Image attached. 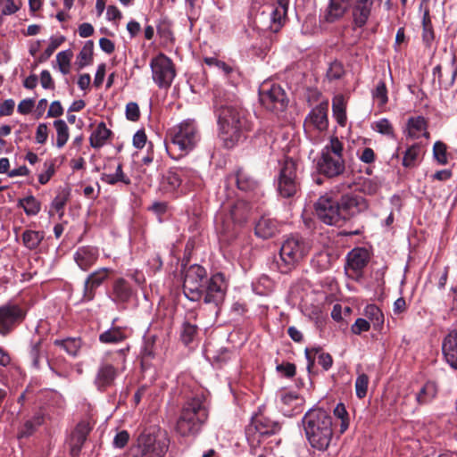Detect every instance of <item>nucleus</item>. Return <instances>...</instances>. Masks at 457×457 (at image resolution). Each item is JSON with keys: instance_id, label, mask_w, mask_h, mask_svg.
I'll return each mask as SVG.
<instances>
[{"instance_id": "nucleus-1", "label": "nucleus", "mask_w": 457, "mask_h": 457, "mask_svg": "<svg viewBox=\"0 0 457 457\" xmlns=\"http://www.w3.org/2000/svg\"><path fill=\"white\" fill-rule=\"evenodd\" d=\"M214 107L220 137L226 147L231 148L239 141L242 133L251 129L245 112L230 97H216Z\"/></svg>"}, {"instance_id": "nucleus-2", "label": "nucleus", "mask_w": 457, "mask_h": 457, "mask_svg": "<svg viewBox=\"0 0 457 457\" xmlns=\"http://www.w3.org/2000/svg\"><path fill=\"white\" fill-rule=\"evenodd\" d=\"M306 438L311 446L325 451L333 437L332 417L322 409L310 410L303 418Z\"/></svg>"}, {"instance_id": "nucleus-3", "label": "nucleus", "mask_w": 457, "mask_h": 457, "mask_svg": "<svg viewBox=\"0 0 457 457\" xmlns=\"http://www.w3.org/2000/svg\"><path fill=\"white\" fill-rule=\"evenodd\" d=\"M343 151V143L337 137H330L317 162L319 172L328 178L341 175L345 170Z\"/></svg>"}, {"instance_id": "nucleus-4", "label": "nucleus", "mask_w": 457, "mask_h": 457, "mask_svg": "<svg viewBox=\"0 0 457 457\" xmlns=\"http://www.w3.org/2000/svg\"><path fill=\"white\" fill-rule=\"evenodd\" d=\"M310 243L299 235L287 237L280 247V262H278L281 272L287 273L308 254Z\"/></svg>"}, {"instance_id": "nucleus-5", "label": "nucleus", "mask_w": 457, "mask_h": 457, "mask_svg": "<svg viewBox=\"0 0 457 457\" xmlns=\"http://www.w3.org/2000/svg\"><path fill=\"white\" fill-rule=\"evenodd\" d=\"M207 411L201 399L194 398L184 405L176 429L183 436L195 435L207 420Z\"/></svg>"}, {"instance_id": "nucleus-6", "label": "nucleus", "mask_w": 457, "mask_h": 457, "mask_svg": "<svg viewBox=\"0 0 457 457\" xmlns=\"http://www.w3.org/2000/svg\"><path fill=\"white\" fill-rule=\"evenodd\" d=\"M250 207L242 199L229 200L221 204V211L216 217L217 225L220 223L222 232L233 229L236 224L241 225L248 217Z\"/></svg>"}, {"instance_id": "nucleus-7", "label": "nucleus", "mask_w": 457, "mask_h": 457, "mask_svg": "<svg viewBox=\"0 0 457 457\" xmlns=\"http://www.w3.org/2000/svg\"><path fill=\"white\" fill-rule=\"evenodd\" d=\"M170 136L171 144L186 154L195 148L200 138L196 126L191 120L182 121L173 127Z\"/></svg>"}, {"instance_id": "nucleus-8", "label": "nucleus", "mask_w": 457, "mask_h": 457, "mask_svg": "<svg viewBox=\"0 0 457 457\" xmlns=\"http://www.w3.org/2000/svg\"><path fill=\"white\" fill-rule=\"evenodd\" d=\"M300 188L297 164L293 159H286L282 163L278 178V191L282 197L294 196Z\"/></svg>"}, {"instance_id": "nucleus-9", "label": "nucleus", "mask_w": 457, "mask_h": 457, "mask_svg": "<svg viewBox=\"0 0 457 457\" xmlns=\"http://www.w3.org/2000/svg\"><path fill=\"white\" fill-rule=\"evenodd\" d=\"M152 79L160 88H169L176 77V69L171 59L159 54L150 61Z\"/></svg>"}, {"instance_id": "nucleus-10", "label": "nucleus", "mask_w": 457, "mask_h": 457, "mask_svg": "<svg viewBox=\"0 0 457 457\" xmlns=\"http://www.w3.org/2000/svg\"><path fill=\"white\" fill-rule=\"evenodd\" d=\"M207 273L204 268L200 265H192L185 272L183 291L185 295L191 301H198L203 296V282Z\"/></svg>"}, {"instance_id": "nucleus-11", "label": "nucleus", "mask_w": 457, "mask_h": 457, "mask_svg": "<svg viewBox=\"0 0 457 457\" xmlns=\"http://www.w3.org/2000/svg\"><path fill=\"white\" fill-rule=\"evenodd\" d=\"M259 96L261 104L273 112L285 111L288 104L286 92L279 85H262Z\"/></svg>"}, {"instance_id": "nucleus-12", "label": "nucleus", "mask_w": 457, "mask_h": 457, "mask_svg": "<svg viewBox=\"0 0 457 457\" xmlns=\"http://www.w3.org/2000/svg\"><path fill=\"white\" fill-rule=\"evenodd\" d=\"M318 218L328 225H338L343 220L339 202L328 195H322L315 204Z\"/></svg>"}, {"instance_id": "nucleus-13", "label": "nucleus", "mask_w": 457, "mask_h": 457, "mask_svg": "<svg viewBox=\"0 0 457 457\" xmlns=\"http://www.w3.org/2000/svg\"><path fill=\"white\" fill-rule=\"evenodd\" d=\"M25 318V312L14 303H5L0 306V335L6 337L20 324Z\"/></svg>"}, {"instance_id": "nucleus-14", "label": "nucleus", "mask_w": 457, "mask_h": 457, "mask_svg": "<svg viewBox=\"0 0 457 457\" xmlns=\"http://www.w3.org/2000/svg\"><path fill=\"white\" fill-rule=\"evenodd\" d=\"M227 292V283L222 274L217 273L213 275L206 283V286H203V296L205 303L213 304L215 307H219L225 299Z\"/></svg>"}, {"instance_id": "nucleus-15", "label": "nucleus", "mask_w": 457, "mask_h": 457, "mask_svg": "<svg viewBox=\"0 0 457 457\" xmlns=\"http://www.w3.org/2000/svg\"><path fill=\"white\" fill-rule=\"evenodd\" d=\"M339 204L344 221L368 209L366 199L355 194H345L342 195Z\"/></svg>"}, {"instance_id": "nucleus-16", "label": "nucleus", "mask_w": 457, "mask_h": 457, "mask_svg": "<svg viewBox=\"0 0 457 457\" xmlns=\"http://www.w3.org/2000/svg\"><path fill=\"white\" fill-rule=\"evenodd\" d=\"M287 0H278L277 4L271 7L269 13H266L265 12H262L261 19L269 20L267 29L275 33L280 30L287 21Z\"/></svg>"}, {"instance_id": "nucleus-17", "label": "nucleus", "mask_w": 457, "mask_h": 457, "mask_svg": "<svg viewBox=\"0 0 457 457\" xmlns=\"http://www.w3.org/2000/svg\"><path fill=\"white\" fill-rule=\"evenodd\" d=\"M328 103H321L313 108L304 120L305 129L324 131L328 129Z\"/></svg>"}, {"instance_id": "nucleus-18", "label": "nucleus", "mask_w": 457, "mask_h": 457, "mask_svg": "<svg viewBox=\"0 0 457 457\" xmlns=\"http://www.w3.org/2000/svg\"><path fill=\"white\" fill-rule=\"evenodd\" d=\"M137 443L145 452L146 457H162L168 448L164 439L157 440L152 434H142Z\"/></svg>"}, {"instance_id": "nucleus-19", "label": "nucleus", "mask_w": 457, "mask_h": 457, "mask_svg": "<svg viewBox=\"0 0 457 457\" xmlns=\"http://www.w3.org/2000/svg\"><path fill=\"white\" fill-rule=\"evenodd\" d=\"M111 271V269L101 268L87 278L83 288V301L89 302L94 299L96 289L108 278Z\"/></svg>"}, {"instance_id": "nucleus-20", "label": "nucleus", "mask_w": 457, "mask_h": 457, "mask_svg": "<svg viewBox=\"0 0 457 457\" xmlns=\"http://www.w3.org/2000/svg\"><path fill=\"white\" fill-rule=\"evenodd\" d=\"M134 295L131 286L124 278L116 279L112 287L110 298L118 305L124 306Z\"/></svg>"}, {"instance_id": "nucleus-21", "label": "nucleus", "mask_w": 457, "mask_h": 457, "mask_svg": "<svg viewBox=\"0 0 457 457\" xmlns=\"http://www.w3.org/2000/svg\"><path fill=\"white\" fill-rule=\"evenodd\" d=\"M369 262L368 251L363 248L353 249L347 255L346 270L352 271L351 275H357Z\"/></svg>"}, {"instance_id": "nucleus-22", "label": "nucleus", "mask_w": 457, "mask_h": 457, "mask_svg": "<svg viewBox=\"0 0 457 457\" xmlns=\"http://www.w3.org/2000/svg\"><path fill=\"white\" fill-rule=\"evenodd\" d=\"M98 255V249L96 247L89 245L82 246L74 253V260L81 270H87L96 263Z\"/></svg>"}, {"instance_id": "nucleus-23", "label": "nucleus", "mask_w": 457, "mask_h": 457, "mask_svg": "<svg viewBox=\"0 0 457 457\" xmlns=\"http://www.w3.org/2000/svg\"><path fill=\"white\" fill-rule=\"evenodd\" d=\"M442 350L447 363L457 370V331L447 335L443 342Z\"/></svg>"}, {"instance_id": "nucleus-24", "label": "nucleus", "mask_w": 457, "mask_h": 457, "mask_svg": "<svg viewBox=\"0 0 457 457\" xmlns=\"http://www.w3.org/2000/svg\"><path fill=\"white\" fill-rule=\"evenodd\" d=\"M116 375V369L112 364L102 363L98 368L95 384L98 389H105L113 383Z\"/></svg>"}, {"instance_id": "nucleus-25", "label": "nucleus", "mask_w": 457, "mask_h": 457, "mask_svg": "<svg viewBox=\"0 0 457 457\" xmlns=\"http://www.w3.org/2000/svg\"><path fill=\"white\" fill-rule=\"evenodd\" d=\"M254 229L257 237L267 239L277 234L278 224L275 220L263 216L258 220Z\"/></svg>"}, {"instance_id": "nucleus-26", "label": "nucleus", "mask_w": 457, "mask_h": 457, "mask_svg": "<svg viewBox=\"0 0 457 457\" xmlns=\"http://www.w3.org/2000/svg\"><path fill=\"white\" fill-rule=\"evenodd\" d=\"M372 5L373 0H357L353 10V21L357 26L362 27L366 24L371 12Z\"/></svg>"}, {"instance_id": "nucleus-27", "label": "nucleus", "mask_w": 457, "mask_h": 457, "mask_svg": "<svg viewBox=\"0 0 457 457\" xmlns=\"http://www.w3.org/2000/svg\"><path fill=\"white\" fill-rule=\"evenodd\" d=\"M350 6V0H330L327 9L326 21L334 22L341 19Z\"/></svg>"}, {"instance_id": "nucleus-28", "label": "nucleus", "mask_w": 457, "mask_h": 457, "mask_svg": "<svg viewBox=\"0 0 457 457\" xmlns=\"http://www.w3.org/2000/svg\"><path fill=\"white\" fill-rule=\"evenodd\" d=\"M129 335V331L121 327H112L99 336L100 342L104 344H118L124 341Z\"/></svg>"}, {"instance_id": "nucleus-29", "label": "nucleus", "mask_w": 457, "mask_h": 457, "mask_svg": "<svg viewBox=\"0 0 457 457\" xmlns=\"http://www.w3.org/2000/svg\"><path fill=\"white\" fill-rule=\"evenodd\" d=\"M110 135L111 130L106 128L104 122H101L92 132L89 137L91 146L94 148H100L106 143Z\"/></svg>"}, {"instance_id": "nucleus-30", "label": "nucleus", "mask_w": 457, "mask_h": 457, "mask_svg": "<svg viewBox=\"0 0 457 457\" xmlns=\"http://www.w3.org/2000/svg\"><path fill=\"white\" fill-rule=\"evenodd\" d=\"M186 170L179 169L175 171H169L163 178L162 186L168 191L176 190L182 183V177L185 176Z\"/></svg>"}, {"instance_id": "nucleus-31", "label": "nucleus", "mask_w": 457, "mask_h": 457, "mask_svg": "<svg viewBox=\"0 0 457 457\" xmlns=\"http://www.w3.org/2000/svg\"><path fill=\"white\" fill-rule=\"evenodd\" d=\"M237 187L242 191L253 190L257 186V181L253 176L244 170H238L235 175Z\"/></svg>"}, {"instance_id": "nucleus-32", "label": "nucleus", "mask_w": 457, "mask_h": 457, "mask_svg": "<svg viewBox=\"0 0 457 457\" xmlns=\"http://www.w3.org/2000/svg\"><path fill=\"white\" fill-rule=\"evenodd\" d=\"M364 314L375 329H380L384 324V314L375 304H369L364 309Z\"/></svg>"}, {"instance_id": "nucleus-33", "label": "nucleus", "mask_w": 457, "mask_h": 457, "mask_svg": "<svg viewBox=\"0 0 457 457\" xmlns=\"http://www.w3.org/2000/svg\"><path fill=\"white\" fill-rule=\"evenodd\" d=\"M333 115L337 123L344 127L346 123L345 102L343 96L339 95L333 98Z\"/></svg>"}, {"instance_id": "nucleus-34", "label": "nucleus", "mask_w": 457, "mask_h": 457, "mask_svg": "<svg viewBox=\"0 0 457 457\" xmlns=\"http://www.w3.org/2000/svg\"><path fill=\"white\" fill-rule=\"evenodd\" d=\"M373 102L380 110H384L388 102L387 88L386 83L382 80L378 81L371 91Z\"/></svg>"}, {"instance_id": "nucleus-35", "label": "nucleus", "mask_w": 457, "mask_h": 457, "mask_svg": "<svg viewBox=\"0 0 457 457\" xmlns=\"http://www.w3.org/2000/svg\"><path fill=\"white\" fill-rule=\"evenodd\" d=\"M44 417L41 413H37L32 419L28 420L21 428L19 432L20 437H28L31 436L37 427L42 425Z\"/></svg>"}, {"instance_id": "nucleus-36", "label": "nucleus", "mask_w": 457, "mask_h": 457, "mask_svg": "<svg viewBox=\"0 0 457 457\" xmlns=\"http://www.w3.org/2000/svg\"><path fill=\"white\" fill-rule=\"evenodd\" d=\"M437 387L435 383H426L416 396V400L420 404H426L436 397Z\"/></svg>"}, {"instance_id": "nucleus-37", "label": "nucleus", "mask_w": 457, "mask_h": 457, "mask_svg": "<svg viewBox=\"0 0 457 457\" xmlns=\"http://www.w3.org/2000/svg\"><path fill=\"white\" fill-rule=\"evenodd\" d=\"M54 345L62 347L68 354L77 356L80 348L81 341L79 338H66L63 340H55Z\"/></svg>"}, {"instance_id": "nucleus-38", "label": "nucleus", "mask_w": 457, "mask_h": 457, "mask_svg": "<svg viewBox=\"0 0 457 457\" xmlns=\"http://www.w3.org/2000/svg\"><path fill=\"white\" fill-rule=\"evenodd\" d=\"M54 127L56 130V146L59 149L62 148L67 143L70 137L69 128L66 122L62 120H54Z\"/></svg>"}, {"instance_id": "nucleus-39", "label": "nucleus", "mask_w": 457, "mask_h": 457, "mask_svg": "<svg viewBox=\"0 0 457 457\" xmlns=\"http://www.w3.org/2000/svg\"><path fill=\"white\" fill-rule=\"evenodd\" d=\"M198 335L197 326L191 324L188 321H185L182 324L180 331V339L186 345L192 344Z\"/></svg>"}, {"instance_id": "nucleus-40", "label": "nucleus", "mask_w": 457, "mask_h": 457, "mask_svg": "<svg viewBox=\"0 0 457 457\" xmlns=\"http://www.w3.org/2000/svg\"><path fill=\"white\" fill-rule=\"evenodd\" d=\"M101 179L109 185H114L117 182H122L126 185L130 184V179L122 171L121 164L117 166L116 171L113 174L103 173Z\"/></svg>"}, {"instance_id": "nucleus-41", "label": "nucleus", "mask_w": 457, "mask_h": 457, "mask_svg": "<svg viewBox=\"0 0 457 457\" xmlns=\"http://www.w3.org/2000/svg\"><path fill=\"white\" fill-rule=\"evenodd\" d=\"M44 238L42 232L34 230H26L22 234L24 245L29 249H36Z\"/></svg>"}, {"instance_id": "nucleus-42", "label": "nucleus", "mask_w": 457, "mask_h": 457, "mask_svg": "<svg viewBox=\"0 0 457 457\" xmlns=\"http://www.w3.org/2000/svg\"><path fill=\"white\" fill-rule=\"evenodd\" d=\"M73 54L71 50L62 51L56 55V62L59 68V71L63 74L67 75L71 71V61L72 59Z\"/></svg>"}, {"instance_id": "nucleus-43", "label": "nucleus", "mask_w": 457, "mask_h": 457, "mask_svg": "<svg viewBox=\"0 0 457 457\" xmlns=\"http://www.w3.org/2000/svg\"><path fill=\"white\" fill-rule=\"evenodd\" d=\"M93 42L87 41L77 56V64L79 69L91 63L93 59Z\"/></svg>"}, {"instance_id": "nucleus-44", "label": "nucleus", "mask_w": 457, "mask_h": 457, "mask_svg": "<svg viewBox=\"0 0 457 457\" xmlns=\"http://www.w3.org/2000/svg\"><path fill=\"white\" fill-rule=\"evenodd\" d=\"M19 205L29 216L37 215L40 212V203L32 195L20 199Z\"/></svg>"}, {"instance_id": "nucleus-45", "label": "nucleus", "mask_w": 457, "mask_h": 457, "mask_svg": "<svg viewBox=\"0 0 457 457\" xmlns=\"http://www.w3.org/2000/svg\"><path fill=\"white\" fill-rule=\"evenodd\" d=\"M64 41V37H51L50 44L44 53L38 56L37 62H45L49 59L56 48H58Z\"/></svg>"}, {"instance_id": "nucleus-46", "label": "nucleus", "mask_w": 457, "mask_h": 457, "mask_svg": "<svg viewBox=\"0 0 457 457\" xmlns=\"http://www.w3.org/2000/svg\"><path fill=\"white\" fill-rule=\"evenodd\" d=\"M420 154V146L419 145H413L409 147L404 154L403 159V165L404 167H412L415 165V162Z\"/></svg>"}, {"instance_id": "nucleus-47", "label": "nucleus", "mask_w": 457, "mask_h": 457, "mask_svg": "<svg viewBox=\"0 0 457 457\" xmlns=\"http://www.w3.org/2000/svg\"><path fill=\"white\" fill-rule=\"evenodd\" d=\"M433 155L439 164H446L448 162L446 145L441 141L436 142L433 146Z\"/></svg>"}, {"instance_id": "nucleus-48", "label": "nucleus", "mask_w": 457, "mask_h": 457, "mask_svg": "<svg viewBox=\"0 0 457 457\" xmlns=\"http://www.w3.org/2000/svg\"><path fill=\"white\" fill-rule=\"evenodd\" d=\"M89 431V428L87 425L86 424H79L76 428L73 435H72V440L74 442V446L78 447V449L80 448V446L84 444V442L87 439V433Z\"/></svg>"}, {"instance_id": "nucleus-49", "label": "nucleus", "mask_w": 457, "mask_h": 457, "mask_svg": "<svg viewBox=\"0 0 457 457\" xmlns=\"http://www.w3.org/2000/svg\"><path fill=\"white\" fill-rule=\"evenodd\" d=\"M372 128L374 130H376L377 132H378L382 135H386V136H389V137L394 136L393 126L387 119H380V120L375 121L372 124Z\"/></svg>"}, {"instance_id": "nucleus-50", "label": "nucleus", "mask_w": 457, "mask_h": 457, "mask_svg": "<svg viewBox=\"0 0 457 457\" xmlns=\"http://www.w3.org/2000/svg\"><path fill=\"white\" fill-rule=\"evenodd\" d=\"M369 385V378L366 374H360L355 381V392L358 398L366 396Z\"/></svg>"}, {"instance_id": "nucleus-51", "label": "nucleus", "mask_w": 457, "mask_h": 457, "mask_svg": "<svg viewBox=\"0 0 457 457\" xmlns=\"http://www.w3.org/2000/svg\"><path fill=\"white\" fill-rule=\"evenodd\" d=\"M410 134L415 136L416 133H420L426 129V120L423 117L411 118L408 120Z\"/></svg>"}, {"instance_id": "nucleus-52", "label": "nucleus", "mask_w": 457, "mask_h": 457, "mask_svg": "<svg viewBox=\"0 0 457 457\" xmlns=\"http://www.w3.org/2000/svg\"><path fill=\"white\" fill-rule=\"evenodd\" d=\"M334 414L341 420L340 428L341 431L344 432L349 426L348 414L345 405L343 403H338L334 410Z\"/></svg>"}, {"instance_id": "nucleus-53", "label": "nucleus", "mask_w": 457, "mask_h": 457, "mask_svg": "<svg viewBox=\"0 0 457 457\" xmlns=\"http://www.w3.org/2000/svg\"><path fill=\"white\" fill-rule=\"evenodd\" d=\"M344 73L345 70L342 63L334 62L330 64L327 71V77L330 80L338 79L344 75Z\"/></svg>"}, {"instance_id": "nucleus-54", "label": "nucleus", "mask_w": 457, "mask_h": 457, "mask_svg": "<svg viewBox=\"0 0 457 457\" xmlns=\"http://www.w3.org/2000/svg\"><path fill=\"white\" fill-rule=\"evenodd\" d=\"M370 328V323L365 319L359 318L351 327V331L354 335H361L362 332H367Z\"/></svg>"}, {"instance_id": "nucleus-55", "label": "nucleus", "mask_w": 457, "mask_h": 457, "mask_svg": "<svg viewBox=\"0 0 457 457\" xmlns=\"http://www.w3.org/2000/svg\"><path fill=\"white\" fill-rule=\"evenodd\" d=\"M140 111L138 104L134 102H130L126 105V117L128 120L136 121L139 119Z\"/></svg>"}, {"instance_id": "nucleus-56", "label": "nucleus", "mask_w": 457, "mask_h": 457, "mask_svg": "<svg viewBox=\"0 0 457 457\" xmlns=\"http://www.w3.org/2000/svg\"><path fill=\"white\" fill-rule=\"evenodd\" d=\"M2 4V13L4 15H12L19 10V6L13 0H0Z\"/></svg>"}, {"instance_id": "nucleus-57", "label": "nucleus", "mask_w": 457, "mask_h": 457, "mask_svg": "<svg viewBox=\"0 0 457 457\" xmlns=\"http://www.w3.org/2000/svg\"><path fill=\"white\" fill-rule=\"evenodd\" d=\"M48 137V128L46 123H40L36 131V141L38 144H45Z\"/></svg>"}, {"instance_id": "nucleus-58", "label": "nucleus", "mask_w": 457, "mask_h": 457, "mask_svg": "<svg viewBox=\"0 0 457 457\" xmlns=\"http://www.w3.org/2000/svg\"><path fill=\"white\" fill-rule=\"evenodd\" d=\"M279 398L283 404L290 406L298 400V395L295 392L282 391L279 394Z\"/></svg>"}, {"instance_id": "nucleus-59", "label": "nucleus", "mask_w": 457, "mask_h": 457, "mask_svg": "<svg viewBox=\"0 0 457 457\" xmlns=\"http://www.w3.org/2000/svg\"><path fill=\"white\" fill-rule=\"evenodd\" d=\"M40 83L41 86L46 89H53L54 87V83L52 79L50 72L46 70L43 71L40 74Z\"/></svg>"}, {"instance_id": "nucleus-60", "label": "nucleus", "mask_w": 457, "mask_h": 457, "mask_svg": "<svg viewBox=\"0 0 457 457\" xmlns=\"http://www.w3.org/2000/svg\"><path fill=\"white\" fill-rule=\"evenodd\" d=\"M129 438V433L125 430H122L115 436L113 439V445L115 447L122 448L127 445Z\"/></svg>"}, {"instance_id": "nucleus-61", "label": "nucleus", "mask_w": 457, "mask_h": 457, "mask_svg": "<svg viewBox=\"0 0 457 457\" xmlns=\"http://www.w3.org/2000/svg\"><path fill=\"white\" fill-rule=\"evenodd\" d=\"M63 113V108L59 101H54L48 109L47 117L56 118Z\"/></svg>"}, {"instance_id": "nucleus-62", "label": "nucleus", "mask_w": 457, "mask_h": 457, "mask_svg": "<svg viewBox=\"0 0 457 457\" xmlns=\"http://www.w3.org/2000/svg\"><path fill=\"white\" fill-rule=\"evenodd\" d=\"M34 104L35 102L33 99H23L18 104L17 110L21 114H28L32 111Z\"/></svg>"}, {"instance_id": "nucleus-63", "label": "nucleus", "mask_w": 457, "mask_h": 457, "mask_svg": "<svg viewBox=\"0 0 457 457\" xmlns=\"http://www.w3.org/2000/svg\"><path fill=\"white\" fill-rule=\"evenodd\" d=\"M15 103L12 99L5 100L0 105V116H9L13 112Z\"/></svg>"}, {"instance_id": "nucleus-64", "label": "nucleus", "mask_w": 457, "mask_h": 457, "mask_svg": "<svg viewBox=\"0 0 457 457\" xmlns=\"http://www.w3.org/2000/svg\"><path fill=\"white\" fill-rule=\"evenodd\" d=\"M146 142V135L144 130H138L133 137V145L138 149L145 146Z\"/></svg>"}]
</instances>
